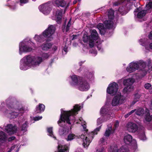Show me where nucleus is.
<instances>
[{
	"label": "nucleus",
	"instance_id": "f257e3e1",
	"mask_svg": "<svg viewBox=\"0 0 152 152\" xmlns=\"http://www.w3.org/2000/svg\"><path fill=\"white\" fill-rule=\"evenodd\" d=\"M80 109V106L77 104L75 105L71 110L67 111L62 109L61 110L60 119L58 122L59 125L61 127L59 131L60 135L65 136L68 133V131L65 130V128L64 127L65 122L69 124L74 123L75 119L74 115L77 114L78 111Z\"/></svg>",
	"mask_w": 152,
	"mask_h": 152
},
{
	"label": "nucleus",
	"instance_id": "f03ea898",
	"mask_svg": "<svg viewBox=\"0 0 152 152\" xmlns=\"http://www.w3.org/2000/svg\"><path fill=\"white\" fill-rule=\"evenodd\" d=\"M11 98H9L6 100V103L8 109H4L5 104L4 102L1 103L0 110L3 111L4 114L10 118H16L20 114L24 113V110L20 107V105L18 106L13 102Z\"/></svg>",
	"mask_w": 152,
	"mask_h": 152
},
{
	"label": "nucleus",
	"instance_id": "7ed1b4c3",
	"mask_svg": "<svg viewBox=\"0 0 152 152\" xmlns=\"http://www.w3.org/2000/svg\"><path fill=\"white\" fill-rule=\"evenodd\" d=\"M42 61V58L39 56H26L20 61V69L25 70L31 68H34L39 66Z\"/></svg>",
	"mask_w": 152,
	"mask_h": 152
},
{
	"label": "nucleus",
	"instance_id": "20e7f679",
	"mask_svg": "<svg viewBox=\"0 0 152 152\" xmlns=\"http://www.w3.org/2000/svg\"><path fill=\"white\" fill-rule=\"evenodd\" d=\"M146 64L142 60L133 61L129 64L126 70L128 72L131 73L139 70L142 76L143 77L147 74L148 71V67L147 66Z\"/></svg>",
	"mask_w": 152,
	"mask_h": 152
},
{
	"label": "nucleus",
	"instance_id": "39448f33",
	"mask_svg": "<svg viewBox=\"0 0 152 152\" xmlns=\"http://www.w3.org/2000/svg\"><path fill=\"white\" fill-rule=\"evenodd\" d=\"M55 30V26L50 25L42 34L39 35H35L34 38L37 42H42L45 40L47 41H51L53 38V35Z\"/></svg>",
	"mask_w": 152,
	"mask_h": 152
},
{
	"label": "nucleus",
	"instance_id": "423d86ee",
	"mask_svg": "<svg viewBox=\"0 0 152 152\" xmlns=\"http://www.w3.org/2000/svg\"><path fill=\"white\" fill-rule=\"evenodd\" d=\"M136 0H118L115 2L114 5L117 6L122 4V5L119 8L118 11L121 15H125L132 9L133 6L134 2Z\"/></svg>",
	"mask_w": 152,
	"mask_h": 152
},
{
	"label": "nucleus",
	"instance_id": "0eeeda50",
	"mask_svg": "<svg viewBox=\"0 0 152 152\" xmlns=\"http://www.w3.org/2000/svg\"><path fill=\"white\" fill-rule=\"evenodd\" d=\"M109 103L106 102L105 105L101 109L100 113L103 114L104 116L101 117L97 120V124L99 125L103 122L106 121L112 118L114 116V114L110 110L108 105Z\"/></svg>",
	"mask_w": 152,
	"mask_h": 152
},
{
	"label": "nucleus",
	"instance_id": "6e6552de",
	"mask_svg": "<svg viewBox=\"0 0 152 152\" xmlns=\"http://www.w3.org/2000/svg\"><path fill=\"white\" fill-rule=\"evenodd\" d=\"M36 48L34 44L30 40L25 39L20 42L19 45V53L22 55L23 53L30 52Z\"/></svg>",
	"mask_w": 152,
	"mask_h": 152
},
{
	"label": "nucleus",
	"instance_id": "1a4fd4ad",
	"mask_svg": "<svg viewBox=\"0 0 152 152\" xmlns=\"http://www.w3.org/2000/svg\"><path fill=\"white\" fill-rule=\"evenodd\" d=\"M91 35L88 36L86 34L83 35V41L85 42L88 41L89 42V45L91 48L93 47L96 42L98 43L99 39L98 34L95 29L91 30L90 31Z\"/></svg>",
	"mask_w": 152,
	"mask_h": 152
},
{
	"label": "nucleus",
	"instance_id": "9d476101",
	"mask_svg": "<svg viewBox=\"0 0 152 152\" xmlns=\"http://www.w3.org/2000/svg\"><path fill=\"white\" fill-rule=\"evenodd\" d=\"M101 127L99 126L95 129L92 132L89 134L86 133L84 135H81L80 138L82 139L83 142V144L85 148L87 147L91 142L94 135L96 134L99 131Z\"/></svg>",
	"mask_w": 152,
	"mask_h": 152
},
{
	"label": "nucleus",
	"instance_id": "9b49d317",
	"mask_svg": "<svg viewBox=\"0 0 152 152\" xmlns=\"http://www.w3.org/2000/svg\"><path fill=\"white\" fill-rule=\"evenodd\" d=\"M108 20L104 21V24L105 28H115L116 22L114 19V11L112 9L108 10L107 12Z\"/></svg>",
	"mask_w": 152,
	"mask_h": 152
},
{
	"label": "nucleus",
	"instance_id": "f8f14e48",
	"mask_svg": "<svg viewBox=\"0 0 152 152\" xmlns=\"http://www.w3.org/2000/svg\"><path fill=\"white\" fill-rule=\"evenodd\" d=\"M134 81V80L132 78L123 79V84L126 86L123 89V91L124 93L129 92L133 90V87L132 84Z\"/></svg>",
	"mask_w": 152,
	"mask_h": 152
},
{
	"label": "nucleus",
	"instance_id": "ddd939ff",
	"mask_svg": "<svg viewBox=\"0 0 152 152\" xmlns=\"http://www.w3.org/2000/svg\"><path fill=\"white\" fill-rule=\"evenodd\" d=\"M126 98L122 95L120 93H118L113 98L111 104L113 106H117L124 103L125 101Z\"/></svg>",
	"mask_w": 152,
	"mask_h": 152
},
{
	"label": "nucleus",
	"instance_id": "4468645a",
	"mask_svg": "<svg viewBox=\"0 0 152 152\" xmlns=\"http://www.w3.org/2000/svg\"><path fill=\"white\" fill-rule=\"evenodd\" d=\"M118 89V84L115 82H113L109 84L107 89V92L112 95H114L117 92Z\"/></svg>",
	"mask_w": 152,
	"mask_h": 152
},
{
	"label": "nucleus",
	"instance_id": "2eb2a0df",
	"mask_svg": "<svg viewBox=\"0 0 152 152\" xmlns=\"http://www.w3.org/2000/svg\"><path fill=\"white\" fill-rule=\"evenodd\" d=\"M90 88L89 84L86 80L82 79L76 88L80 91H85L88 90Z\"/></svg>",
	"mask_w": 152,
	"mask_h": 152
},
{
	"label": "nucleus",
	"instance_id": "dca6fc26",
	"mask_svg": "<svg viewBox=\"0 0 152 152\" xmlns=\"http://www.w3.org/2000/svg\"><path fill=\"white\" fill-rule=\"evenodd\" d=\"M132 136L129 134L126 135L124 138V140L125 143L127 144H129L132 142L133 144V148L134 150H135L137 148L136 141L134 139L132 140Z\"/></svg>",
	"mask_w": 152,
	"mask_h": 152
},
{
	"label": "nucleus",
	"instance_id": "f3484780",
	"mask_svg": "<svg viewBox=\"0 0 152 152\" xmlns=\"http://www.w3.org/2000/svg\"><path fill=\"white\" fill-rule=\"evenodd\" d=\"M69 78L71 79V81L70 82V85L76 88L82 79L80 77L75 75L70 76Z\"/></svg>",
	"mask_w": 152,
	"mask_h": 152
},
{
	"label": "nucleus",
	"instance_id": "a211bd4d",
	"mask_svg": "<svg viewBox=\"0 0 152 152\" xmlns=\"http://www.w3.org/2000/svg\"><path fill=\"white\" fill-rule=\"evenodd\" d=\"M17 127L15 125L8 124L4 127V130L8 134H11L15 133L17 131Z\"/></svg>",
	"mask_w": 152,
	"mask_h": 152
},
{
	"label": "nucleus",
	"instance_id": "6ab92c4d",
	"mask_svg": "<svg viewBox=\"0 0 152 152\" xmlns=\"http://www.w3.org/2000/svg\"><path fill=\"white\" fill-rule=\"evenodd\" d=\"M39 9L40 11L45 15L48 14L51 10L49 4L45 3L40 5L39 7Z\"/></svg>",
	"mask_w": 152,
	"mask_h": 152
},
{
	"label": "nucleus",
	"instance_id": "aec40b11",
	"mask_svg": "<svg viewBox=\"0 0 152 152\" xmlns=\"http://www.w3.org/2000/svg\"><path fill=\"white\" fill-rule=\"evenodd\" d=\"M126 128L129 132L134 133L137 131L138 127L136 124L129 122L126 124Z\"/></svg>",
	"mask_w": 152,
	"mask_h": 152
},
{
	"label": "nucleus",
	"instance_id": "412c9836",
	"mask_svg": "<svg viewBox=\"0 0 152 152\" xmlns=\"http://www.w3.org/2000/svg\"><path fill=\"white\" fill-rule=\"evenodd\" d=\"M139 42L140 45L144 46L146 50H149L150 49H152V43L148 44V40L145 39H141Z\"/></svg>",
	"mask_w": 152,
	"mask_h": 152
},
{
	"label": "nucleus",
	"instance_id": "4be33fe9",
	"mask_svg": "<svg viewBox=\"0 0 152 152\" xmlns=\"http://www.w3.org/2000/svg\"><path fill=\"white\" fill-rule=\"evenodd\" d=\"M53 4L58 7L61 6L63 7H66L69 6V3H67L64 0H52Z\"/></svg>",
	"mask_w": 152,
	"mask_h": 152
},
{
	"label": "nucleus",
	"instance_id": "5701e85b",
	"mask_svg": "<svg viewBox=\"0 0 152 152\" xmlns=\"http://www.w3.org/2000/svg\"><path fill=\"white\" fill-rule=\"evenodd\" d=\"M128 150L125 147H122L119 149L117 146H110L108 149V152H127Z\"/></svg>",
	"mask_w": 152,
	"mask_h": 152
},
{
	"label": "nucleus",
	"instance_id": "b1692460",
	"mask_svg": "<svg viewBox=\"0 0 152 152\" xmlns=\"http://www.w3.org/2000/svg\"><path fill=\"white\" fill-rule=\"evenodd\" d=\"M135 12H137V17L139 18H142L147 13V10H142V8L139 7L136 9L135 11Z\"/></svg>",
	"mask_w": 152,
	"mask_h": 152
},
{
	"label": "nucleus",
	"instance_id": "393cba45",
	"mask_svg": "<svg viewBox=\"0 0 152 152\" xmlns=\"http://www.w3.org/2000/svg\"><path fill=\"white\" fill-rule=\"evenodd\" d=\"M62 13V12L61 10H57L55 13V17L54 18H53V19L56 20L58 24L60 23L61 22Z\"/></svg>",
	"mask_w": 152,
	"mask_h": 152
},
{
	"label": "nucleus",
	"instance_id": "a878e982",
	"mask_svg": "<svg viewBox=\"0 0 152 152\" xmlns=\"http://www.w3.org/2000/svg\"><path fill=\"white\" fill-rule=\"evenodd\" d=\"M144 118V122L145 123L149 122L152 120V115H150L149 110L147 109H146L145 113Z\"/></svg>",
	"mask_w": 152,
	"mask_h": 152
},
{
	"label": "nucleus",
	"instance_id": "bb28decb",
	"mask_svg": "<svg viewBox=\"0 0 152 152\" xmlns=\"http://www.w3.org/2000/svg\"><path fill=\"white\" fill-rule=\"evenodd\" d=\"M58 152H69V148L67 146L59 143L58 145Z\"/></svg>",
	"mask_w": 152,
	"mask_h": 152
},
{
	"label": "nucleus",
	"instance_id": "cd10ccee",
	"mask_svg": "<svg viewBox=\"0 0 152 152\" xmlns=\"http://www.w3.org/2000/svg\"><path fill=\"white\" fill-rule=\"evenodd\" d=\"M7 140V135L2 131L0 132V142L3 143L6 142Z\"/></svg>",
	"mask_w": 152,
	"mask_h": 152
},
{
	"label": "nucleus",
	"instance_id": "c85d7f7f",
	"mask_svg": "<svg viewBox=\"0 0 152 152\" xmlns=\"http://www.w3.org/2000/svg\"><path fill=\"white\" fill-rule=\"evenodd\" d=\"M52 46L50 43H44L40 46V48L43 50L47 51Z\"/></svg>",
	"mask_w": 152,
	"mask_h": 152
},
{
	"label": "nucleus",
	"instance_id": "c756f323",
	"mask_svg": "<svg viewBox=\"0 0 152 152\" xmlns=\"http://www.w3.org/2000/svg\"><path fill=\"white\" fill-rule=\"evenodd\" d=\"M45 108V106L42 104H39L38 106L36 107V113H41L43 111Z\"/></svg>",
	"mask_w": 152,
	"mask_h": 152
},
{
	"label": "nucleus",
	"instance_id": "7c9ffc66",
	"mask_svg": "<svg viewBox=\"0 0 152 152\" xmlns=\"http://www.w3.org/2000/svg\"><path fill=\"white\" fill-rule=\"evenodd\" d=\"M86 72L87 74H86V77L87 79L90 81H91L94 79V73L93 72H88L87 70H86Z\"/></svg>",
	"mask_w": 152,
	"mask_h": 152
},
{
	"label": "nucleus",
	"instance_id": "2f4dec72",
	"mask_svg": "<svg viewBox=\"0 0 152 152\" xmlns=\"http://www.w3.org/2000/svg\"><path fill=\"white\" fill-rule=\"evenodd\" d=\"M79 121V122H77V123L81 124L82 126L83 127L84 131L86 132H87L88 130L86 129V126L85 121L83 120L82 118H80Z\"/></svg>",
	"mask_w": 152,
	"mask_h": 152
},
{
	"label": "nucleus",
	"instance_id": "473e14b6",
	"mask_svg": "<svg viewBox=\"0 0 152 152\" xmlns=\"http://www.w3.org/2000/svg\"><path fill=\"white\" fill-rule=\"evenodd\" d=\"M114 130L112 129V127H108L106 129L104 135L105 137H109L110 134L113 133Z\"/></svg>",
	"mask_w": 152,
	"mask_h": 152
},
{
	"label": "nucleus",
	"instance_id": "72a5a7b5",
	"mask_svg": "<svg viewBox=\"0 0 152 152\" xmlns=\"http://www.w3.org/2000/svg\"><path fill=\"white\" fill-rule=\"evenodd\" d=\"M79 138L78 136H76L73 134H70L68 135L67 138H66V140L67 141H71L74 139Z\"/></svg>",
	"mask_w": 152,
	"mask_h": 152
},
{
	"label": "nucleus",
	"instance_id": "f704fd0d",
	"mask_svg": "<svg viewBox=\"0 0 152 152\" xmlns=\"http://www.w3.org/2000/svg\"><path fill=\"white\" fill-rule=\"evenodd\" d=\"M99 143L102 145H107V138L105 137L101 138L99 141Z\"/></svg>",
	"mask_w": 152,
	"mask_h": 152
},
{
	"label": "nucleus",
	"instance_id": "c9c22d12",
	"mask_svg": "<svg viewBox=\"0 0 152 152\" xmlns=\"http://www.w3.org/2000/svg\"><path fill=\"white\" fill-rule=\"evenodd\" d=\"M48 135L51 137L56 139V137L54 135L53 132V128L52 127H48L47 128Z\"/></svg>",
	"mask_w": 152,
	"mask_h": 152
},
{
	"label": "nucleus",
	"instance_id": "e433bc0d",
	"mask_svg": "<svg viewBox=\"0 0 152 152\" xmlns=\"http://www.w3.org/2000/svg\"><path fill=\"white\" fill-rule=\"evenodd\" d=\"M144 113V110L141 108L136 109L135 114L138 115H142Z\"/></svg>",
	"mask_w": 152,
	"mask_h": 152
},
{
	"label": "nucleus",
	"instance_id": "4c0bfd02",
	"mask_svg": "<svg viewBox=\"0 0 152 152\" xmlns=\"http://www.w3.org/2000/svg\"><path fill=\"white\" fill-rule=\"evenodd\" d=\"M142 134L140 135V139L143 140H145L146 139V138L145 135L144 133V128L143 127H142Z\"/></svg>",
	"mask_w": 152,
	"mask_h": 152
},
{
	"label": "nucleus",
	"instance_id": "58836bf2",
	"mask_svg": "<svg viewBox=\"0 0 152 152\" xmlns=\"http://www.w3.org/2000/svg\"><path fill=\"white\" fill-rule=\"evenodd\" d=\"M140 97V96L139 94H136L134 96V100L132 102V105L134 104L136 102L138 101Z\"/></svg>",
	"mask_w": 152,
	"mask_h": 152
},
{
	"label": "nucleus",
	"instance_id": "ea45409f",
	"mask_svg": "<svg viewBox=\"0 0 152 152\" xmlns=\"http://www.w3.org/2000/svg\"><path fill=\"white\" fill-rule=\"evenodd\" d=\"M28 127V123L26 121H25L22 125L21 127V130L23 132H24L27 131V128Z\"/></svg>",
	"mask_w": 152,
	"mask_h": 152
},
{
	"label": "nucleus",
	"instance_id": "a19ab883",
	"mask_svg": "<svg viewBox=\"0 0 152 152\" xmlns=\"http://www.w3.org/2000/svg\"><path fill=\"white\" fill-rule=\"evenodd\" d=\"M146 9L147 10L152 9V0H150L149 2L146 5Z\"/></svg>",
	"mask_w": 152,
	"mask_h": 152
},
{
	"label": "nucleus",
	"instance_id": "79ce46f5",
	"mask_svg": "<svg viewBox=\"0 0 152 152\" xmlns=\"http://www.w3.org/2000/svg\"><path fill=\"white\" fill-rule=\"evenodd\" d=\"M97 28L99 30L100 32L102 30H103L104 29V26L102 23H99L97 26Z\"/></svg>",
	"mask_w": 152,
	"mask_h": 152
},
{
	"label": "nucleus",
	"instance_id": "37998d69",
	"mask_svg": "<svg viewBox=\"0 0 152 152\" xmlns=\"http://www.w3.org/2000/svg\"><path fill=\"white\" fill-rule=\"evenodd\" d=\"M147 66L148 67V72H149L150 75L152 76V65L150 63L148 64Z\"/></svg>",
	"mask_w": 152,
	"mask_h": 152
},
{
	"label": "nucleus",
	"instance_id": "c03bdc74",
	"mask_svg": "<svg viewBox=\"0 0 152 152\" xmlns=\"http://www.w3.org/2000/svg\"><path fill=\"white\" fill-rule=\"evenodd\" d=\"M104 150V148L102 147L100 148H96V152H103Z\"/></svg>",
	"mask_w": 152,
	"mask_h": 152
},
{
	"label": "nucleus",
	"instance_id": "a18cd8bd",
	"mask_svg": "<svg viewBox=\"0 0 152 152\" xmlns=\"http://www.w3.org/2000/svg\"><path fill=\"white\" fill-rule=\"evenodd\" d=\"M28 2V0H20V5H22L24 4L27 3Z\"/></svg>",
	"mask_w": 152,
	"mask_h": 152
},
{
	"label": "nucleus",
	"instance_id": "49530a36",
	"mask_svg": "<svg viewBox=\"0 0 152 152\" xmlns=\"http://www.w3.org/2000/svg\"><path fill=\"white\" fill-rule=\"evenodd\" d=\"M71 19H70L68 23L66 28V31H67L69 29V27L71 26V24L70 23Z\"/></svg>",
	"mask_w": 152,
	"mask_h": 152
},
{
	"label": "nucleus",
	"instance_id": "de8ad7c7",
	"mask_svg": "<svg viewBox=\"0 0 152 152\" xmlns=\"http://www.w3.org/2000/svg\"><path fill=\"white\" fill-rule=\"evenodd\" d=\"M42 118V116H36L33 118V120L35 121H37L41 119Z\"/></svg>",
	"mask_w": 152,
	"mask_h": 152
},
{
	"label": "nucleus",
	"instance_id": "09e8293b",
	"mask_svg": "<svg viewBox=\"0 0 152 152\" xmlns=\"http://www.w3.org/2000/svg\"><path fill=\"white\" fill-rule=\"evenodd\" d=\"M49 55L47 53H44L42 55V57L44 59L47 58H48Z\"/></svg>",
	"mask_w": 152,
	"mask_h": 152
},
{
	"label": "nucleus",
	"instance_id": "8fccbe9b",
	"mask_svg": "<svg viewBox=\"0 0 152 152\" xmlns=\"http://www.w3.org/2000/svg\"><path fill=\"white\" fill-rule=\"evenodd\" d=\"M151 85L149 83H145L144 85V87L147 89H148L151 87Z\"/></svg>",
	"mask_w": 152,
	"mask_h": 152
},
{
	"label": "nucleus",
	"instance_id": "3c124183",
	"mask_svg": "<svg viewBox=\"0 0 152 152\" xmlns=\"http://www.w3.org/2000/svg\"><path fill=\"white\" fill-rule=\"evenodd\" d=\"M15 138V136H12L9 137L8 139V142H11L14 140Z\"/></svg>",
	"mask_w": 152,
	"mask_h": 152
},
{
	"label": "nucleus",
	"instance_id": "603ef678",
	"mask_svg": "<svg viewBox=\"0 0 152 152\" xmlns=\"http://www.w3.org/2000/svg\"><path fill=\"white\" fill-rule=\"evenodd\" d=\"M119 126V122L117 121H115L114 125V127L116 128L118 127Z\"/></svg>",
	"mask_w": 152,
	"mask_h": 152
},
{
	"label": "nucleus",
	"instance_id": "864d4df0",
	"mask_svg": "<svg viewBox=\"0 0 152 152\" xmlns=\"http://www.w3.org/2000/svg\"><path fill=\"white\" fill-rule=\"evenodd\" d=\"M10 7L12 10H14L17 8V7L15 4L13 5H10Z\"/></svg>",
	"mask_w": 152,
	"mask_h": 152
},
{
	"label": "nucleus",
	"instance_id": "5fc2aeb1",
	"mask_svg": "<svg viewBox=\"0 0 152 152\" xmlns=\"http://www.w3.org/2000/svg\"><path fill=\"white\" fill-rule=\"evenodd\" d=\"M15 147H17V145H14V146H12L10 149V150L9 151H8V152H11V151L12 150L14 149Z\"/></svg>",
	"mask_w": 152,
	"mask_h": 152
},
{
	"label": "nucleus",
	"instance_id": "6e6d98bb",
	"mask_svg": "<svg viewBox=\"0 0 152 152\" xmlns=\"http://www.w3.org/2000/svg\"><path fill=\"white\" fill-rule=\"evenodd\" d=\"M135 111L136 109L132 110V111H131L130 112H129V113H128V114H129L130 115L132 114L133 113H134V112L135 113Z\"/></svg>",
	"mask_w": 152,
	"mask_h": 152
},
{
	"label": "nucleus",
	"instance_id": "4d7b16f0",
	"mask_svg": "<svg viewBox=\"0 0 152 152\" xmlns=\"http://www.w3.org/2000/svg\"><path fill=\"white\" fill-rule=\"evenodd\" d=\"M148 37L150 39H152V31L151 32L150 34L148 35Z\"/></svg>",
	"mask_w": 152,
	"mask_h": 152
},
{
	"label": "nucleus",
	"instance_id": "13d9d810",
	"mask_svg": "<svg viewBox=\"0 0 152 152\" xmlns=\"http://www.w3.org/2000/svg\"><path fill=\"white\" fill-rule=\"evenodd\" d=\"M63 50L65 52V53L66 54V53L67 51V48L66 47V46L64 48Z\"/></svg>",
	"mask_w": 152,
	"mask_h": 152
},
{
	"label": "nucleus",
	"instance_id": "bf43d9fd",
	"mask_svg": "<svg viewBox=\"0 0 152 152\" xmlns=\"http://www.w3.org/2000/svg\"><path fill=\"white\" fill-rule=\"evenodd\" d=\"M57 49V47L55 46H54L53 47V49L54 51H56Z\"/></svg>",
	"mask_w": 152,
	"mask_h": 152
},
{
	"label": "nucleus",
	"instance_id": "052dcab7",
	"mask_svg": "<svg viewBox=\"0 0 152 152\" xmlns=\"http://www.w3.org/2000/svg\"><path fill=\"white\" fill-rule=\"evenodd\" d=\"M91 53L94 54V56H95L97 53V51L96 50H94L91 52Z\"/></svg>",
	"mask_w": 152,
	"mask_h": 152
},
{
	"label": "nucleus",
	"instance_id": "680f3d73",
	"mask_svg": "<svg viewBox=\"0 0 152 152\" xmlns=\"http://www.w3.org/2000/svg\"><path fill=\"white\" fill-rule=\"evenodd\" d=\"M77 1H79L78 0H75L73 2V4H75Z\"/></svg>",
	"mask_w": 152,
	"mask_h": 152
},
{
	"label": "nucleus",
	"instance_id": "e2e57ef3",
	"mask_svg": "<svg viewBox=\"0 0 152 152\" xmlns=\"http://www.w3.org/2000/svg\"><path fill=\"white\" fill-rule=\"evenodd\" d=\"M97 48H98V49L99 50H100L101 48V47L100 46H97Z\"/></svg>",
	"mask_w": 152,
	"mask_h": 152
},
{
	"label": "nucleus",
	"instance_id": "0e129e2a",
	"mask_svg": "<svg viewBox=\"0 0 152 152\" xmlns=\"http://www.w3.org/2000/svg\"><path fill=\"white\" fill-rule=\"evenodd\" d=\"M129 115L128 114V113H127V114H126L125 115V117L126 118L128 117Z\"/></svg>",
	"mask_w": 152,
	"mask_h": 152
},
{
	"label": "nucleus",
	"instance_id": "69168bd1",
	"mask_svg": "<svg viewBox=\"0 0 152 152\" xmlns=\"http://www.w3.org/2000/svg\"><path fill=\"white\" fill-rule=\"evenodd\" d=\"M149 92L151 93H152V87L150 89Z\"/></svg>",
	"mask_w": 152,
	"mask_h": 152
},
{
	"label": "nucleus",
	"instance_id": "338daca9",
	"mask_svg": "<svg viewBox=\"0 0 152 152\" xmlns=\"http://www.w3.org/2000/svg\"><path fill=\"white\" fill-rule=\"evenodd\" d=\"M19 150V148H17V150L15 152H18Z\"/></svg>",
	"mask_w": 152,
	"mask_h": 152
},
{
	"label": "nucleus",
	"instance_id": "774afa93",
	"mask_svg": "<svg viewBox=\"0 0 152 152\" xmlns=\"http://www.w3.org/2000/svg\"><path fill=\"white\" fill-rule=\"evenodd\" d=\"M76 152H80V151H76Z\"/></svg>",
	"mask_w": 152,
	"mask_h": 152
}]
</instances>
